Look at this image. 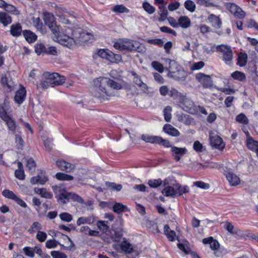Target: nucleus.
<instances>
[{
	"instance_id": "7",
	"label": "nucleus",
	"mask_w": 258,
	"mask_h": 258,
	"mask_svg": "<svg viewBox=\"0 0 258 258\" xmlns=\"http://www.w3.org/2000/svg\"><path fill=\"white\" fill-rule=\"evenodd\" d=\"M225 6L236 18L239 19H243L244 18L245 13L236 4L229 3H227Z\"/></svg>"
},
{
	"instance_id": "28",
	"label": "nucleus",
	"mask_w": 258,
	"mask_h": 258,
	"mask_svg": "<svg viewBox=\"0 0 258 258\" xmlns=\"http://www.w3.org/2000/svg\"><path fill=\"white\" fill-rule=\"evenodd\" d=\"M179 121L183 122L186 125H190L194 123V120L189 115L182 114L178 117Z\"/></svg>"
},
{
	"instance_id": "32",
	"label": "nucleus",
	"mask_w": 258,
	"mask_h": 258,
	"mask_svg": "<svg viewBox=\"0 0 258 258\" xmlns=\"http://www.w3.org/2000/svg\"><path fill=\"white\" fill-rule=\"evenodd\" d=\"M0 22L6 26L11 23L12 18L7 13L0 12Z\"/></svg>"
},
{
	"instance_id": "44",
	"label": "nucleus",
	"mask_w": 258,
	"mask_h": 258,
	"mask_svg": "<svg viewBox=\"0 0 258 258\" xmlns=\"http://www.w3.org/2000/svg\"><path fill=\"white\" fill-rule=\"evenodd\" d=\"M113 234H111L112 238L116 241H118L120 240L121 237L122 236V232L120 229H118L117 228H114L113 230Z\"/></svg>"
},
{
	"instance_id": "43",
	"label": "nucleus",
	"mask_w": 258,
	"mask_h": 258,
	"mask_svg": "<svg viewBox=\"0 0 258 258\" xmlns=\"http://www.w3.org/2000/svg\"><path fill=\"white\" fill-rule=\"evenodd\" d=\"M4 120L7 124L9 129L14 132L15 131L16 126L14 120L12 119L11 115L8 117L6 119H4Z\"/></svg>"
},
{
	"instance_id": "5",
	"label": "nucleus",
	"mask_w": 258,
	"mask_h": 258,
	"mask_svg": "<svg viewBox=\"0 0 258 258\" xmlns=\"http://www.w3.org/2000/svg\"><path fill=\"white\" fill-rule=\"evenodd\" d=\"M72 30H66L63 33H60L57 36L59 41L68 47H71L74 45L73 36H72Z\"/></svg>"
},
{
	"instance_id": "55",
	"label": "nucleus",
	"mask_w": 258,
	"mask_h": 258,
	"mask_svg": "<svg viewBox=\"0 0 258 258\" xmlns=\"http://www.w3.org/2000/svg\"><path fill=\"white\" fill-rule=\"evenodd\" d=\"M69 199H72L74 201L78 202L81 204L85 203L84 201L80 196L74 193L69 192Z\"/></svg>"
},
{
	"instance_id": "33",
	"label": "nucleus",
	"mask_w": 258,
	"mask_h": 258,
	"mask_svg": "<svg viewBox=\"0 0 258 258\" xmlns=\"http://www.w3.org/2000/svg\"><path fill=\"white\" fill-rule=\"evenodd\" d=\"M158 139V136H149L147 135H142L141 139L144 141L151 144H156Z\"/></svg>"
},
{
	"instance_id": "48",
	"label": "nucleus",
	"mask_w": 258,
	"mask_h": 258,
	"mask_svg": "<svg viewBox=\"0 0 258 258\" xmlns=\"http://www.w3.org/2000/svg\"><path fill=\"white\" fill-rule=\"evenodd\" d=\"M184 6L186 10L190 12H194L196 9V5L192 1L187 0L184 2Z\"/></svg>"
},
{
	"instance_id": "2",
	"label": "nucleus",
	"mask_w": 258,
	"mask_h": 258,
	"mask_svg": "<svg viewBox=\"0 0 258 258\" xmlns=\"http://www.w3.org/2000/svg\"><path fill=\"white\" fill-rule=\"evenodd\" d=\"M116 49L120 51H133L139 52L145 51V48L139 42L127 39H119L113 45Z\"/></svg>"
},
{
	"instance_id": "56",
	"label": "nucleus",
	"mask_w": 258,
	"mask_h": 258,
	"mask_svg": "<svg viewBox=\"0 0 258 258\" xmlns=\"http://www.w3.org/2000/svg\"><path fill=\"white\" fill-rule=\"evenodd\" d=\"M3 196L6 198L10 199L15 200L16 199V195L12 191L8 189H5L2 192Z\"/></svg>"
},
{
	"instance_id": "29",
	"label": "nucleus",
	"mask_w": 258,
	"mask_h": 258,
	"mask_svg": "<svg viewBox=\"0 0 258 258\" xmlns=\"http://www.w3.org/2000/svg\"><path fill=\"white\" fill-rule=\"evenodd\" d=\"M164 232L167 238L171 241L177 239V236L174 231L170 229V227H164Z\"/></svg>"
},
{
	"instance_id": "52",
	"label": "nucleus",
	"mask_w": 258,
	"mask_h": 258,
	"mask_svg": "<svg viewBox=\"0 0 258 258\" xmlns=\"http://www.w3.org/2000/svg\"><path fill=\"white\" fill-rule=\"evenodd\" d=\"M231 77L234 79L238 80L240 81H244L246 77L245 75L239 71H236L231 74Z\"/></svg>"
},
{
	"instance_id": "40",
	"label": "nucleus",
	"mask_w": 258,
	"mask_h": 258,
	"mask_svg": "<svg viewBox=\"0 0 258 258\" xmlns=\"http://www.w3.org/2000/svg\"><path fill=\"white\" fill-rule=\"evenodd\" d=\"M55 177L57 179L60 180L71 181L74 179L73 176L60 172L57 173L55 175Z\"/></svg>"
},
{
	"instance_id": "58",
	"label": "nucleus",
	"mask_w": 258,
	"mask_h": 258,
	"mask_svg": "<svg viewBox=\"0 0 258 258\" xmlns=\"http://www.w3.org/2000/svg\"><path fill=\"white\" fill-rule=\"evenodd\" d=\"M157 144H162L164 147H165L166 148L170 147L171 148V147H172L171 145L170 142L168 140L163 139V138H162L161 137H159V136H158V139L157 140Z\"/></svg>"
},
{
	"instance_id": "22",
	"label": "nucleus",
	"mask_w": 258,
	"mask_h": 258,
	"mask_svg": "<svg viewBox=\"0 0 258 258\" xmlns=\"http://www.w3.org/2000/svg\"><path fill=\"white\" fill-rule=\"evenodd\" d=\"M32 19L33 24L37 30L41 32L42 34H45L46 33L45 28L40 18L38 17L35 18L34 17H33Z\"/></svg>"
},
{
	"instance_id": "57",
	"label": "nucleus",
	"mask_w": 258,
	"mask_h": 258,
	"mask_svg": "<svg viewBox=\"0 0 258 258\" xmlns=\"http://www.w3.org/2000/svg\"><path fill=\"white\" fill-rule=\"evenodd\" d=\"M24 253L28 256L33 258L35 256V249L30 247H25L23 248Z\"/></svg>"
},
{
	"instance_id": "12",
	"label": "nucleus",
	"mask_w": 258,
	"mask_h": 258,
	"mask_svg": "<svg viewBox=\"0 0 258 258\" xmlns=\"http://www.w3.org/2000/svg\"><path fill=\"white\" fill-rule=\"evenodd\" d=\"M172 156L176 161H179L181 158L186 154L187 150L186 148H178L175 146L171 147Z\"/></svg>"
},
{
	"instance_id": "38",
	"label": "nucleus",
	"mask_w": 258,
	"mask_h": 258,
	"mask_svg": "<svg viewBox=\"0 0 258 258\" xmlns=\"http://www.w3.org/2000/svg\"><path fill=\"white\" fill-rule=\"evenodd\" d=\"M177 246L178 247L185 253H189L190 250L189 247V243L187 241H184L182 242H179Z\"/></svg>"
},
{
	"instance_id": "26",
	"label": "nucleus",
	"mask_w": 258,
	"mask_h": 258,
	"mask_svg": "<svg viewBox=\"0 0 258 258\" xmlns=\"http://www.w3.org/2000/svg\"><path fill=\"white\" fill-rule=\"evenodd\" d=\"M34 191L36 194L40 195L42 198L48 199H50L52 198V195L50 192L47 191L44 188H39L35 187L34 188Z\"/></svg>"
},
{
	"instance_id": "35",
	"label": "nucleus",
	"mask_w": 258,
	"mask_h": 258,
	"mask_svg": "<svg viewBox=\"0 0 258 258\" xmlns=\"http://www.w3.org/2000/svg\"><path fill=\"white\" fill-rule=\"evenodd\" d=\"M176 197L180 196L183 194L187 193L189 191L187 186H181L179 184L176 185L175 186Z\"/></svg>"
},
{
	"instance_id": "41",
	"label": "nucleus",
	"mask_w": 258,
	"mask_h": 258,
	"mask_svg": "<svg viewBox=\"0 0 258 258\" xmlns=\"http://www.w3.org/2000/svg\"><path fill=\"white\" fill-rule=\"evenodd\" d=\"M247 55L245 53L240 52L238 57V64L240 67L245 66L247 62Z\"/></svg>"
},
{
	"instance_id": "20",
	"label": "nucleus",
	"mask_w": 258,
	"mask_h": 258,
	"mask_svg": "<svg viewBox=\"0 0 258 258\" xmlns=\"http://www.w3.org/2000/svg\"><path fill=\"white\" fill-rule=\"evenodd\" d=\"M48 180V178L44 175H38L32 177L30 179V182L32 184H44Z\"/></svg>"
},
{
	"instance_id": "4",
	"label": "nucleus",
	"mask_w": 258,
	"mask_h": 258,
	"mask_svg": "<svg viewBox=\"0 0 258 258\" xmlns=\"http://www.w3.org/2000/svg\"><path fill=\"white\" fill-rule=\"evenodd\" d=\"M120 248L122 251L128 254L129 258H136L139 254V251L124 238L120 244Z\"/></svg>"
},
{
	"instance_id": "50",
	"label": "nucleus",
	"mask_w": 258,
	"mask_h": 258,
	"mask_svg": "<svg viewBox=\"0 0 258 258\" xmlns=\"http://www.w3.org/2000/svg\"><path fill=\"white\" fill-rule=\"evenodd\" d=\"M108 60L111 62L118 63L121 61V56L119 54H115L112 52H110Z\"/></svg>"
},
{
	"instance_id": "9",
	"label": "nucleus",
	"mask_w": 258,
	"mask_h": 258,
	"mask_svg": "<svg viewBox=\"0 0 258 258\" xmlns=\"http://www.w3.org/2000/svg\"><path fill=\"white\" fill-rule=\"evenodd\" d=\"M196 79L203 85L204 88H209L212 86V81L209 75L200 73L196 75Z\"/></svg>"
},
{
	"instance_id": "23",
	"label": "nucleus",
	"mask_w": 258,
	"mask_h": 258,
	"mask_svg": "<svg viewBox=\"0 0 258 258\" xmlns=\"http://www.w3.org/2000/svg\"><path fill=\"white\" fill-rule=\"evenodd\" d=\"M8 111V104L5 101L3 104H0V117L3 119H6L8 117L10 116Z\"/></svg>"
},
{
	"instance_id": "24",
	"label": "nucleus",
	"mask_w": 258,
	"mask_h": 258,
	"mask_svg": "<svg viewBox=\"0 0 258 258\" xmlns=\"http://www.w3.org/2000/svg\"><path fill=\"white\" fill-rule=\"evenodd\" d=\"M23 34L26 41L29 43H32L35 41L37 39V35L30 30H24L23 31Z\"/></svg>"
},
{
	"instance_id": "54",
	"label": "nucleus",
	"mask_w": 258,
	"mask_h": 258,
	"mask_svg": "<svg viewBox=\"0 0 258 258\" xmlns=\"http://www.w3.org/2000/svg\"><path fill=\"white\" fill-rule=\"evenodd\" d=\"M143 8L149 14H152L155 11V9L148 2H144L143 4Z\"/></svg>"
},
{
	"instance_id": "6",
	"label": "nucleus",
	"mask_w": 258,
	"mask_h": 258,
	"mask_svg": "<svg viewBox=\"0 0 258 258\" xmlns=\"http://www.w3.org/2000/svg\"><path fill=\"white\" fill-rule=\"evenodd\" d=\"M217 50L223 53V59L227 63H230L233 58L232 51L230 46L226 45H220L217 47Z\"/></svg>"
},
{
	"instance_id": "19",
	"label": "nucleus",
	"mask_w": 258,
	"mask_h": 258,
	"mask_svg": "<svg viewBox=\"0 0 258 258\" xmlns=\"http://www.w3.org/2000/svg\"><path fill=\"white\" fill-rule=\"evenodd\" d=\"M43 76L45 80L41 83L42 87L46 89L49 86L54 87L52 84V79L50 73L46 72L43 74Z\"/></svg>"
},
{
	"instance_id": "17",
	"label": "nucleus",
	"mask_w": 258,
	"mask_h": 258,
	"mask_svg": "<svg viewBox=\"0 0 258 258\" xmlns=\"http://www.w3.org/2000/svg\"><path fill=\"white\" fill-rule=\"evenodd\" d=\"M26 96V88L22 84H20L17 90V104H20L22 103L25 100Z\"/></svg>"
},
{
	"instance_id": "51",
	"label": "nucleus",
	"mask_w": 258,
	"mask_h": 258,
	"mask_svg": "<svg viewBox=\"0 0 258 258\" xmlns=\"http://www.w3.org/2000/svg\"><path fill=\"white\" fill-rule=\"evenodd\" d=\"M48 27L51 30L53 34H54L56 36L58 35L60 33L59 27L56 25L55 21L50 24V25H48Z\"/></svg>"
},
{
	"instance_id": "11",
	"label": "nucleus",
	"mask_w": 258,
	"mask_h": 258,
	"mask_svg": "<svg viewBox=\"0 0 258 258\" xmlns=\"http://www.w3.org/2000/svg\"><path fill=\"white\" fill-rule=\"evenodd\" d=\"M224 174L231 185L236 186L240 184V180L239 177L230 169L224 171Z\"/></svg>"
},
{
	"instance_id": "45",
	"label": "nucleus",
	"mask_w": 258,
	"mask_h": 258,
	"mask_svg": "<svg viewBox=\"0 0 258 258\" xmlns=\"http://www.w3.org/2000/svg\"><path fill=\"white\" fill-rule=\"evenodd\" d=\"M112 10L114 12L117 13H128L129 12V10L122 5H115Z\"/></svg>"
},
{
	"instance_id": "63",
	"label": "nucleus",
	"mask_w": 258,
	"mask_h": 258,
	"mask_svg": "<svg viewBox=\"0 0 258 258\" xmlns=\"http://www.w3.org/2000/svg\"><path fill=\"white\" fill-rule=\"evenodd\" d=\"M152 66L160 73L164 72V67L163 65L156 61H153L151 63Z\"/></svg>"
},
{
	"instance_id": "64",
	"label": "nucleus",
	"mask_w": 258,
	"mask_h": 258,
	"mask_svg": "<svg viewBox=\"0 0 258 258\" xmlns=\"http://www.w3.org/2000/svg\"><path fill=\"white\" fill-rule=\"evenodd\" d=\"M51 255L53 258H67L66 254L59 251H52Z\"/></svg>"
},
{
	"instance_id": "39",
	"label": "nucleus",
	"mask_w": 258,
	"mask_h": 258,
	"mask_svg": "<svg viewBox=\"0 0 258 258\" xmlns=\"http://www.w3.org/2000/svg\"><path fill=\"white\" fill-rule=\"evenodd\" d=\"M166 60L169 61V66L168 70L170 72L175 73L176 71H179L178 64L175 60H171L169 59H167Z\"/></svg>"
},
{
	"instance_id": "18",
	"label": "nucleus",
	"mask_w": 258,
	"mask_h": 258,
	"mask_svg": "<svg viewBox=\"0 0 258 258\" xmlns=\"http://www.w3.org/2000/svg\"><path fill=\"white\" fill-rule=\"evenodd\" d=\"M163 130L166 134L173 137H178L180 135L179 132L170 124H165Z\"/></svg>"
},
{
	"instance_id": "31",
	"label": "nucleus",
	"mask_w": 258,
	"mask_h": 258,
	"mask_svg": "<svg viewBox=\"0 0 258 258\" xmlns=\"http://www.w3.org/2000/svg\"><path fill=\"white\" fill-rule=\"evenodd\" d=\"M247 146L250 150L254 151L258 156V142L252 138H248L247 140Z\"/></svg>"
},
{
	"instance_id": "8",
	"label": "nucleus",
	"mask_w": 258,
	"mask_h": 258,
	"mask_svg": "<svg viewBox=\"0 0 258 258\" xmlns=\"http://www.w3.org/2000/svg\"><path fill=\"white\" fill-rule=\"evenodd\" d=\"M132 75L134 77V82L144 92L150 94L152 93L150 90V88L141 80V77L137 74L135 72H131Z\"/></svg>"
},
{
	"instance_id": "10",
	"label": "nucleus",
	"mask_w": 258,
	"mask_h": 258,
	"mask_svg": "<svg viewBox=\"0 0 258 258\" xmlns=\"http://www.w3.org/2000/svg\"><path fill=\"white\" fill-rule=\"evenodd\" d=\"M203 243L205 244L210 245L211 249L214 251V254L217 256H220L218 252V249L220 246L219 243L217 240L214 239L212 237H209L203 239Z\"/></svg>"
},
{
	"instance_id": "13",
	"label": "nucleus",
	"mask_w": 258,
	"mask_h": 258,
	"mask_svg": "<svg viewBox=\"0 0 258 258\" xmlns=\"http://www.w3.org/2000/svg\"><path fill=\"white\" fill-rule=\"evenodd\" d=\"M210 143L213 147L220 150H223L225 147L222 138L217 135L213 136L210 135Z\"/></svg>"
},
{
	"instance_id": "1",
	"label": "nucleus",
	"mask_w": 258,
	"mask_h": 258,
	"mask_svg": "<svg viewBox=\"0 0 258 258\" xmlns=\"http://www.w3.org/2000/svg\"><path fill=\"white\" fill-rule=\"evenodd\" d=\"M95 90L93 92V96L102 102L110 99L115 96L113 91L107 89L109 87L113 90H118L122 88L120 83L111 80L108 78H99L94 80Z\"/></svg>"
},
{
	"instance_id": "47",
	"label": "nucleus",
	"mask_w": 258,
	"mask_h": 258,
	"mask_svg": "<svg viewBox=\"0 0 258 258\" xmlns=\"http://www.w3.org/2000/svg\"><path fill=\"white\" fill-rule=\"evenodd\" d=\"M88 172V170L87 169L80 168L78 170L77 173V175H78L77 180L80 183L84 184V179L82 176L86 175Z\"/></svg>"
},
{
	"instance_id": "16",
	"label": "nucleus",
	"mask_w": 258,
	"mask_h": 258,
	"mask_svg": "<svg viewBox=\"0 0 258 258\" xmlns=\"http://www.w3.org/2000/svg\"><path fill=\"white\" fill-rule=\"evenodd\" d=\"M180 102L182 104V108L185 111H190L194 107L193 102L189 99L187 98L185 96H181Z\"/></svg>"
},
{
	"instance_id": "60",
	"label": "nucleus",
	"mask_w": 258,
	"mask_h": 258,
	"mask_svg": "<svg viewBox=\"0 0 258 258\" xmlns=\"http://www.w3.org/2000/svg\"><path fill=\"white\" fill-rule=\"evenodd\" d=\"M58 244V242L54 239H50L45 243V246L47 248L51 249L55 248Z\"/></svg>"
},
{
	"instance_id": "59",
	"label": "nucleus",
	"mask_w": 258,
	"mask_h": 258,
	"mask_svg": "<svg viewBox=\"0 0 258 258\" xmlns=\"http://www.w3.org/2000/svg\"><path fill=\"white\" fill-rule=\"evenodd\" d=\"M170 96L173 99L179 98V101L181 99V96H183V95H182L180 93L178 92V91L174 88H172L170 91Z\"/></svg>"
},
{
	"instance_id": "49",
	"label": "nucleus",
	"mask_w": 258,
	"mask_h": 258,
	"mask_svg": "<svg viewBox=\"0 0 258 258\" xmlns=\"http://www.w3.org/2000/svg\"><path fill=\"white\" fill-rule=\"evenodd\" d=\"M235 120L237 122L244 124H247L248 123L247 117L243 113H240L236 117Z\"/></svg>"
},
{
	"instance_id": "61",
	"label": "nucleus",
	"mask_w": 258,
	"mask_h": 258,
	"mask_svg": "<svg viewBox=\"0 0 258 258\" xmlns=\"http://www.w3.org/2000/svg\"><path fill=\"white\" fill-rule=\"evenodd\" d=\"M52 189L56 195L58 194L60 195L62 193L65 192L67 191L61 185H54L52 186Z\"/></svg>"
},
{
	"instance_id": "36",
	"label": "nucleus",
	"mask_w": 258,
	"mask_h": 258,
	"mask_svg": "<svg viewBox=\"0 0 258 258\" xmlns=\"http://www.w3.org/2000/svg\"><path fill=\"white\" fill-rule=\"evenodd\" d=\"M126 206L119 203H115L113 207L112 210L114 212L120 214L123 212L126 209Z\"/></svg>"
},
{
	"instance_id": "14",
	"label": "nucleus",
	"mask_w": 258,
	"mask_h": 258,
	"mask_svg": "<svg viewBox=\"0 0 258 258\" xmlns=\"http://www.w3.org/2000/svg\"><path fill=\"white\" fill-rule=\"evenodd\" d=\"M56 164L61 170L66 172H71L75 167L74 164H72L64 160H58L56 162Z\"/></svg>"
},
{
	"instance_id": "62",
	"label": "nucleus",
	"mask_w": 258,
	"mask_h": 258,
	"mask_svg": "<svg viewBox=\"0 0 258 258\" xmlns=\"http://www.w3.org/2000/svg\"><path fill=\"white\" fill-rule=\"evenodd\" d=\"M61 22L62 23L67 25H74L76 23V20L75 18L71 17L70 19L62 16L60 17Z\"/></svg>"
},
{
	"instance_id": "37",
	"label": "nucleus",
	"mask_w": 258,
	"mask_h": 258,
	"mask_svg": "<svg viewBox=\"0 0 258 258\" xmlns=\"http://www.w3.org/2000/svg\"><path fill=\"white\" fill-rule=\"evenodd\" d=\"M17 179L24 180L25 177V174L23 169V165L21 162L17 163Z\"/></svg>"
},
{
	"instance_id": "15",
	"label": "nucleus",
	"mask_w": 258,
	"mask_h": 258,
	"mask_svg": "<svg viewBox=\"0 0 258 258\" xmlns=\"http://www.w3.org/2000/svg\"><path fill=\"white\" fill-rule=\"evenodd\" d=\"M1 84L5 87L7 88L10 91L15 88V82L12 80L10 76L3 77L1 80Z\"/></svg>"
},
{
	"instance_id": "46",
	"label": "nucleus",
	"mask_w": 258,
	"mask_h": 258,
	"mask_svg": "<svg viewBox=\"0 0 258 258\" xmlns=\"http://www.w3.org/2000/svg\"><path fill=\"white\" fill-rule=\"evenodd\" d=\"M209 21L212 23L213 26L219 28L221 22L220 19L214 15H211L209 18Z\"/></svg>"
},
{
	"instance_id": "3",
	"label": "nucleus",
	"mask_w": 258,
	"mask_h": 258,
	"mask_svg": "<svg viewBox=\"0 0 258 258\" xmlns=\"http://www.w3.org/2000/svg\"><path fill=\"white\" fill-rule=\"evenodd\" d=\"M72 36H73L74 44L88 42L92 35L80 28L72 30Z\"/></svg>"
},
{
	"instance_id": "42",
	"label": "nucleus",
	"mask_w": 258,
	"mask_h": 258,
	"mask_svg": "<svg viewBox=\"0 0 258 258\" xmlns=\"http://www.w3.org/2000/svg\"><path fill=\"white\" fill-rule=\"evenodd\" d=\"M159 9H160L159 14L160 16L159 18V21L161 22L167 19L168 11L166 8L162 5L159 6Z\"/></svg>"
},
{
	"instance_id": "27",
	"label": "nucleus",
	"mask_w": 258,
	"mask_h": 258,
	"mask_svg": "<svg viewBox=\"0 0 258 258\" xmlns=\"http://www.w3.org/2000/svg\"><path fill=\"white\" fill-rule=\"evenodd\" d=\"M94 222L95 219L93 217H80L78 219L77 224L78 225L82 224L91 225L94 224Z\"/></svg>"
},
{
	"instance_id": "25",
	"label": "nucleus",
	"mask_w": 258,
	"mask_h": 258,
	"mask_svg": "<svg viewBox=\"0 0 258 258\" xmlns=\"http://www.w3.org/2000/svg\"><path fill=\"white\" fill-rule=\"evenodd\" d=\"M179 26L181 28L186 29L188 28L190 25V20L187 16H181L178 20Z\"/></svg>"
},
{
	"instance_id": "53",
	"label": "nucleus",
	"mask_w": 258,
	"mask_h": 258,
	"mask_svg": "<svg viewBox=\"0 0 258 258\" xmlns=\"http://www.w3.org/2000/svg\"><path fill=\"white\" fill-rule=\"evenodd\" d=\"M196 2L197 4L200 6H205L206 7H217V5L210 2V0H197Z\"/></svg>"
},
{
	"instance_id": "21",
	"label": "nucleus",
	"mask_w": 258,
	"mask_h": 258,
	"mask_svg": "<svg viewBox=\"0 0 258 258\" xmlns=\"http://www.w3.org/2000/svg\"><path fill=\"white\" fill-rule=\"evenodd\" d=\"M50 74L52 79L53 86L60 85L65 82L66 79L64 76H60L56 73H53Z\"/></svg>"
},
{
	"instance_id": "30",
	"label": "nucleus",
	"mask_w": 258,
	"mask_h": 258,
	"mask_svg": "<svg viewBox=\"0 0 258 258\" xmlns=\"http://www.w3.org/2000/svg\"><path fill=\"white\" fill-rule=\"evenodd\" d=\"M43 20L47 26L50 25L55 21V18L51 14L45 12L42 14Z\"/></svg>"
},
{
	"instance_id": "34",
	"label": "nucleus",
	"mask_w": 258,
	"mask_h": 258,
	"mask_svg": "<svg viewBox=\"0 0 258 258\" xmlns=\"http://www.w3.org/2000/svg\"><path fill=\"white\" fill-rule=\"evenodd\" d=\"M162 193L167 197H176L175 187L167 186L163 190Z\"/></svg>"
}]
</instances>
